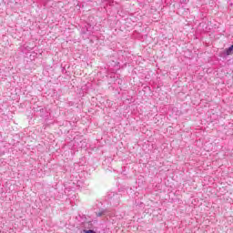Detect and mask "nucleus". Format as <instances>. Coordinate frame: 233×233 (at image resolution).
<instances>
[{
	"instance_id": "nucleus-3",
	"label": "nucleus",
	"mask_w": 233,
	"mask_h": 233,
	"mask_svg": "<svg viewBox=\"0 0 233 233\" xmlns=\"http://www.w3.org/2000/svg\"><path fill=\"white\" fill-rule=\"evenodd\" d=\"M84 233H96V231L92 230V229H84Z\"/></svg>"
},
{
	"instance_id": "nucleus-2",
	"label": "nucleus",
	"mask_w": 233,
	"mask_h": 233,
	"mask_svg": "<svg viewBox=\"0 0 233 233\" xmlns=\"http://www.w3.org/2000/svg\"><path fill=\"white\" fill-rule=\"evenodd\" d=\"M96 216L98 218H101V216H112V215H110L109 212L106 210H102V211L96 213Z\"/></svg>"
},
{
	"instance_id": "nucleus-1",
	"label": "nucleus",
	"mask_w": 233,
	"mask_h": 233,
	"mask_svg": "<svg viewBox=\"0 0 233 233\" xmlns=\"http://www.w3.org/2000/svg\"><path fill=\"white\" fill-rule=\"evenodd\" d=\"M225 56H232L233 54V45L224 51Z\"/></svg>"
}]
</instances>
